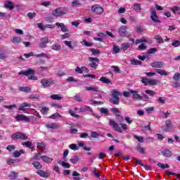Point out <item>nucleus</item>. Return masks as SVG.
Listing matches in <instances>:
<instances>
[{
	"mask_svg": "<svg viewBox=\"0 0 180 180\" xmlns=\"http://www.w3.org/2000/svg\"><path fill=\"white\" fill-rule=\"evenodd\" d=\"M112 98L110 99V102L112 103V105H120V95H122V93L117 90H113L112 91Z\"/></svg>",
	"mask_w": 180,
	"mask_h": 180,
	"instance_id": "nucleus-1",
	"label": "nucleus"
},
{
	"mask_svg": "<svg viewBox=\"0 0 180 180\" xmlns=\"http://www.w3.org/2000/svg\"><path fill=\"white\" fill-rule=\"evenodd\" d=\"M68 13V10L67 8H61V7L56 8L54 11H52V16L55 18H61V16H64V15H67Z\"/></svg>",
	"mask_w": 180,
	"mask_h": 180,
	"instance_id": "nucleus-2",
	"label": "nucleus"
},
{
	"mask_svg": "<svg viewBox=\"0 0 180 180\" xmlns=\"http://www.w3.org/2000/svg\"><path fill=\"white\" fill-rule=\"evenodd\" d=\"M12 140H28L29 137L20 131L15 132L11 135Z\"/></svg>",
	"mask_w": 180,
	"mask_h": 180,
	"instance_id": "nucleus-3",
	"label": "nucleus"
},
{
	"mask_svg": "<svg viewBox=\"0 0 180 180\" xmlns=\"http://www.w3.org/2000/svg\"><path fill=\"white\" fill-rule=\"evenodd\" d=\"M103 7L98 4H94L91 6V12L94 15H102L103 13Z\"/></svg>",
	"mask_w": 180,
	"mask_h": 180,
	"instance_id": "nucleus-4",
	"label": "nucleus"
},
{
	"mask_svg": "<svg viewBox=\"0 0 180 180\" xmlns=\"http://www.w3.org/2000/svg\"><path fill=\"white\" fill-rule=\"evenodd\" d=\"M142 84H144V85H150V86H154L157 85L159 82L158 80L155 79H147L146 77H142L141 80Z\"/></svg>",
	"mask_w": 180,
	"mask_h": 180,
	"instance_id": "nucleus-5",
	"label": "nucleus"
},
{
	"mask_svg": "<svg viewBox=\"0 0 180 180\" xmlns=\"http://www.w3.org/2000/svg\"><path fill=\"white\" fill-rule=\"evenodd\" d=\"M41 84L43 88H49V86L54 85V80L51 79L44 78L41 80Z\"/></svg>",
	"mask_w": 180,
	"mask_h": 180,
	"instance_id": "nucleus-6",
	"label": "nucleus"
},
{
	"mask_svg": "<svg viewBox=\"0 0 180 180\" xmlns=\"http://www.w3.org/2000/svg\"><path fill=\"white\" fill-rule=\"evenodd\" d=\"M89 65L91 68H94V70H96L98 68V63H99V58L89 57Z\"/></svg>",
	"mask_w": 180,
	"mask_h": 180,
	"instance_id": "nucleus-7",
	"label": "nucleus"
},
{
	"mask_svg": "<svg viewBox=\"0 0 180 180\" xmlns=\"http://www.w3.org/2000/svg\"><path fill=\"white\" fill-rule=\"evenodd\" d=\"M109 124L112 126L115 131H117L118 133H123V130H122V128L119 126V124H117V122L115 121L109 120Z\"/></svg>",
	"mask_w": 180,
	"mask_h": 180,
	"instance_id": "nucleus-8",
	"label": "nucleus"
},
{
	"mask_svg": "<svg viewBox=\"0 0 180 180\" xmlns=\"http://www.w3.org/2000/svg\"><path fill=\"white\" fill-rule=\"evenodd\" d=\"M34 70L30 68L25 71H20L18 72V75H25V77H29V75H34Z\"/></svg>",
	"mask_w": 180,
	"mask_h": 180,
	"instance_id": "nucleus-9",
	"label": "nucleus"
},
{
	"mask_svg": "<svg viewBox=\"0 0 180 180\" xmlns=\"http://www.w3.org/2000/svg\"><path fill=\"white\" fill-rule=\"evenodd\" d=\"M30 106H32V104L29 103H22L18 107V110L23 112V113H27V109H26V108H30Z\"/></svg>",
	"mask_w": 180,
	"mask_h": 180,
	"instance_id": "nucleus-10",
	"label": "nucleus"
},
{
	"mask_svg": "<svg viewBox=\"0 0 180 180\" xmlns=\"http://www.w3.org/2000/svg\"><path fill=\"white\" fill-rule=\"evenodd\" d=\"M119 34L122 36V37H129L127 35V26H122L119 28Z\"/></svg>",
	"mask_w": 180,
	"mask_h": 180,
	"instance_id": "nucleus-11",
	"label": "nucleus"
},
{
	"mask_svg": "<svg viewBox=\"0 0 180 180\" xmlns=\"http://www.w3.org/2000/svg\"><path fill=\"white\" fill-rule=\"evenodd\" d=\"M15 120L17 122H30V117L23 115H18L15 117Z\"/></svg>",
	"mask_w": 180,
	"mask_h": 180,
	"instance_id": "nucleus-12",
	"label": "nucleus"
},
{
	"mask_svg": "<svg viewBox=\"0 0 180 180\" xmlns=\"http://www.w3.org/2000/svg\"><path fill=\"white\" fill-rule=\"evenodd\" d=\"M39 43V48L40 49H44L46 47V44H49L50 41H49V37H44L43 38H41Z\"/></svg>",
	"mask_w": 180,
	"mask_h": 180,
	"instance_id": "nucleus-13",
	"label": "nucleus"
},
{
	"mask_svg": "<svg viewBox=\"0 0 180 180\" xmlns=\"http://www.w3.org/2000/svg\"><path fill=\"white\" fill-rule=\"evenodd\" d=\"M150 19L151 20H153V22H155V23L161 22V21L158 19V15H157V11H155V10L151 11Z\"/></svg>",
	"mask_w": 180,
	"mask_h": 180,
	"instance_id": "nucleus-14",
	"label": "nucleus"
},
{
	"mask_svg": "<svg viewBox=\"0 0 180 180\" xmlns=\"http://www.w3.org/2000/svg\"><path fill=\"white\" fill-rule=\"evenodd\" d=\"M164 65L165 63L162 61H155L150 64V67L153 68H162Z\"/></svg>",
	"mask_w": 180,
	"mask_h": 180,
	"instance_id": "nucleus-15",
	"label": "nucleus"
},
{
	"mask_svg": "<svg viewBox=\"0 0 180 180\" xmlns=\"http://www.w3.org/2000/svg\"><path fill=\"white\" fill-rule=\"evenodd\" d=\"M161 154L163 157H166V158H171L172 157V152L169 149H164L161 151Z\"/></svg>",
	"mask_w": 180,
	"mask_h": 180,
	"instance_id": "nucleus-16",
	"label": "nucleus"
},
{
	"mask_svg": "<svg viewBox=\"0 0 180 180\" xmlns=\"http://www.w3.org/2000/svg\"><path fill=\"white\" fill-rule=\"evenodd\" d=\"M45 127H46V129H51V130H54L56 129H58L60 125L57 123H50L45 124Z\"/></svg>",
	"mask_w": 180,
	"mask_h": 180,
	"instance_id": "nucleus-17",
	"label": "nucleus"
},
{
	"mask_svg": "<svg viewBox=\"0 0 180 180\" xmlns=\"http://www.w3.org/2000/svg\"><path fill=\"white\" fill-rule=\"evenodd\" d=\"M4 8L12 11V9H15V6H13V2L8 1L4 4Z\"/></svg>",
	"mask_w": 180,
	"mask_h": 180,
	"instance_id": "nucleus-18",
	"label": "nucleus"
},
{
	"mask_svg": "<svg viewBox=\"0 0 180 180\" xmlns=\"http://www.w3.org/2000/svg\"><path fill=\"white\" fill-rule=\"evenodd\" d=\"M36 174H37L38 175H39V176H41V178H49V174L48 173H46V172L41 170V169H39L36 172Z\"/></svg>",
	"mask_w": 180,
	"mask_h": 180,
	"instance_id": "nucleus-19",
	"label": "nucleus"
},
{
	"mask_svg": "<svg viewBox=\"0 0 180 180\" xmlns=\"http://www.w3.org/2000/svg\"><path fill=\"white\" fill-rule=\"evenodd\" d=\"M79 112L84 113V112H93L92 108L90 106L85 105L84 107H81L79 109Z\"/></svg>",
	"mask_w": 180,
	"mask_h": 180,
	"instance_id": "nucleus-20",
	"label": "nucleus"
},
{
	"mask_svg": "<svg viewBox=\"0 0 180 180\" xmlns=\"http://www.w3.org/2000/svg\"><path fill=\"white\" fill-rule=\"evenodd\" d=\"M46 145L43 143V142H39L37 145V148H38V150H40V151H41L42 153L44 151V150H46Z\"/></svg>",
	"mask_w": 180,
	"mask_h": 180,
	"instance_id": "nucleus-21",
	"label": "nucleus"
},
{
	"mask_svg": "<svg viewBox=\"0 0 180 180\" xmlns=\"http://www.w3.org/2000/svg\"><path fill=\"white\" fill-rule=\"evenodd\" d=\"M22 154H25V150H15L13 155L15 157V158H19Z\"/></svg>",
	"mask_w": 180,
	"mask_h": 180,
	"instance_id": "nucleus-22",
	"label": "nucleus"
},
{
	"mask_svg": "<svg viewBox=\"0 0 180 180\" xmlns=\"http://www.w3.org/2000/svg\"><path fill=\"white\" fill-rule=\"evenodd\" d=\"M19 91L20 92H26L27 94L32 92V89L27 86H20L19 87Z\"/></svg>",
	"mask_w": 180,
	"mask_h": 180,
	"instance_id": "nucleus-23",
	"label": "nucleus"
},
{
	"mask_svg": "<svg viewBox=\"0 0 180 180\" xmlns=\"http://www.w3.org/2000/svg\"><path fill=\"white\" fill-rule=\"evenodd\" d=\"M50 98L53 101H61L63 99L61 94H53L50 96Z\"/></svg>",
	"mask_w": 180,
	"mask_h": 180,
	"instance_id": "nucleus-24",
	"label": "nucleus"
},
{
	"mask_svg": "<svg viewBox=\"0 0 180 180\" xmlns=\"http://www.w3.org/2000/svg\"><path fill=\"white\" fill-rule=\"evenodd\" d=\"M136 149L140 153V154H146V149H144L140 143L136 146Z\"/></svg>",
	"mask_w": 180,
	"mask_h": 180,
	"instance_id": "nucleus-25",
	"label": "nucleus"
},
{
	"mask_svg": "<svg viewBox=\"0 0 180 180\" xmlns=\"http://www.w3.org/2000/svg\"><path fill=\"white\" fill-rule=\"evenodd\" d=\"M86 91H92L93 92H99V88L97 86H86Z\"/></svg>",
	"mask_w": 180,
	"mask_h": 180,
	"instance_id": "nucleus-26",
	"label": "nucleus"
},
{
	"mask_svg": "<svg viewBox=\"0 0 180 180\" xmlns=\"http://www.w3.org/2000/svg\"><path fill=\"white\" fill-rule=\"evenodd\" d=\"M130 47V44L129 43H123L121 44V50H122L123 51H126L127 50H128Z\"/></svg>",
	"mask_w": 180,
	"mask_h": 180,
	"instance_id": "nucleus-27",
	"label": "nucleus"
},
{
	"mask_svg": "<svg viewBox=\"0 0 180 180\" xmlns=\"http://www.w3.org/2000/svg\"><path fill=\"white\" fill-rule=\"evenodd\" d=\"M100 81L103 82V84H112V81H110V79H108L106 77H101L100 78Z\"/></svg>",
	"mask_w": 180,
	"mask_h": 180,
	"instance_id": "nucleus-28",
	"label": "nucleus"
},
{
	"mask_svg": "<svg viewBox=\"0 0 180 180\" xmlns=\"http://www.w3.org/2000/svg\"><path fill=\"white\" fill-rule=\"evenodd\" d=\"M131 65H141L143 64V62L141 60L133 59L130 60Z\"/></svg>",
	"mask_w": 180,
	"mask_h": 180,
	"instance_id": "nucleus-29",
	"label": "nucleus"
},
{
	"mask_svg": "<svg viewBox=\"0 0 180 180\" xmlns=\"http://www.w3.org/2000/svg\"><path fill=\"white\" fill-rule=\"evenodd\" d=\"M130 94H137V91L129 90V91H123V95L125 96V98H129V96H130Z\"/></svg>",
	"mask_w": 180,
	"mask_h": 180,
	"instance_id": "nucleus-30",
	"label": "nucleus"
},
{
	"mask_svg": "<svg viewBox=\"0 0 180 180\" xmlns=\"http://www.w3.org/2000/svg\"><path fill=\"white\" fill-rule=\"evenodd\" d=\"M155 72H157V74H160V75H164V76L168 75V72L161 69H156Z\"/></svg>",
	"mask_w": 180,
	"mask_h": 180,
	"instance_id": "nucleus-31",
	"label": "nucleus"
},
{
	"mask_svg": "<svg viewBox=\"0 0 180 180\" xmlns=\"http://www.w3.org/2000/svg\"><path fill=\"white\" fill-rule=\"evenodd\" d=\"M120 50L121 49L118 46L115 44L112 47V54H117L120 53Z\"/></svg>",
	"mask_w": 180,
	"mask_h": 180,
	"instance_id": "nucleus-32",
	"label": "nucleus"
},
{
	"mask_svg": "<svg viewBox=\"0 0 180 180\" xmlns=\"http://www.w3.org/2000/svg\"><path fill=\"white\" fill-rule=\"evenodd\" d=\"M52 50H54V51H60L61 50V45L58 44H54L51 46Z\"/></svg>",
	"mask_w": 180,
	"mask_h": 180,
	"instance_id": "nucleus-33",
	"label": "nucleus"
},
{
	"mask_svg": "<svg viewBox=\"0 0 180 180\" xmlns=\"http://www.w3.org/2000/svg\"><path fill=\"white\" fill-rule=\"evenodd\" d=\"M40 158H41V160H42V161H44V162H51V161H53V158H50L47 157L46 155L41 156Z\"/></svg>",
	"mask_w": 180,
	"mask_h": 180,
	"instance_id": "nucleus-34",
	"label": "nucleus"
},
{
	"mask_svg": "<svg viewBox=\"0 0 180 180\" xmlns=\"http://www.w3.org/2000/svg\"><path fill=\"white\" fill-rule=\"evenodd\" d=\"M172 12L175 15V13H177V15H180V7L179 6H174L171 9Z\"/></svg>",
	"mask_w": 180,
	"mask_h": 180,
	"instance_id": "nucleus-35",
	"label": "nucleus"
},
{
	"mask_svg": "<svg viewBox=\"0 0 180 180\" xmlns=\"http://www.w3.org/2000/svg\"><path fill=\"white\" fill-rule=\"evenodd\" d=\"M32 165L36 168V169H41V163H40L39 162L34 161V162H32Z\"/></svg>",
	"mask_w": 180,
	"mask_h": 180,
	"instance_id": "nucleus-36",
	"label": "nucleus"
},
{
	"mask_svg": "<svg viewBox=\"0 0 180 180\" xmlns=\"http://www.w3.org/2000/svg\"><path fill=\"white\" fill-rule=\"evenodd\" d=\"M154 39L156 40L157 43L161 44L164 42V39H162L160 35H155Z\"/></svg>",
	"mask_w": 180,
	"mask_h": 180,
	"instance_id": "nucleus-37",
	"label": "nucleus"
},
{
	"mask_svg": "<svg viewBox=\"0 0 180 180\" xmlns=\"http://www.w3.org/2000/svg\"><path fill=\"white\" fill-rule=\"evenodd\" d=\"M18 173L15 172H11L8 175V178H10V179H15L18 178Z\"/></svg>",
	"mask_w": 180,
	"mask_h": 180,
	"instance_id": "nucleus-38",
	"label": "nucleus"
},
{
	"mask_svg": "<svg viewBox=\"0 0 180 180\" xmlns=\"http://www.w3.org/2000/svg\"><path fill=\"white\" fill-rule=\"evenodd\" d=\"M85 143H84L83 142H80L79 143V147H83V150H84V151H91V150H92L91 148H88L86 146H84Z\"/></svg>",
	"mask_w": 180,
	"mask_h": 180,
	"instance_id": "nucleus-39",
	"label": "nucleus"
},
{
	"mask_svg": "<svg viewBox=\"0 0 180 180\" xmlns=\"http://www.w3.org/2000/svg\"><path fill=\"white\" fill-rule=\"evenodd\" d=\"M70 162H72V164H74V165H75L78 162V161H79V158L78 156H74L70 160Z\"/></svg>",
	"mask_w": 180,
	"mask_h": 180,
	"instance_id": "nucleus-40",
	"label": "nucleus"
},
{
	"mask_svg": "<svg viewBox=\"0 0 180 180\" xmlns=\"http://www.w3.org/2000/svg\"><path fill=\"white\" fill-rule=\"evenodd\" d=\"M6 150H8L9 153H12V151H15V150H16V146L15 145H8L6 147Z\"/></svg>",
	"mask_w": 180,
	"mask_h": 180,
	"instance_id": "nucleus-41",
	"label": "nucleus"
},
{
	"mask_svg": "<svg viewBox=\"0 0 180 180\" xmlns=\"http://www.w3.org/2000/svg\"><path fill=\"white\" fill-rule=\"evenodd\" d=\"M90 51H91L94 56H99L101 54V50L99 49H91Z\"/></svg>",
	"mask_w": 180,
	"mask_h": 180,
	"instance_id": "nucleus-42",
	"label": "nucleus"
},
{
	"mask_svg": "<svg viewBox=\"0 0 180 180\" xmlns=\"http://www.w3.org/2000/svg\"><path fill=\"white\" fill-rule=\"evenodd\" d=\"M110 112L114 113V115H115L121 113L120 110L117 108H112L110 109Z\"/></svg>",
	"mask_w": 180,
	"mask_h": 180,
	"instance_id": "nucleus-43",
	"label": "nucleus"
},
{
	"mask_svg": "<svg viewBox=\"0 0 180 180\" xmlns=\"http://www.w3.org/2000/svg\"><path fill=\"white\" fill-rule=\"evenodd\" d=\"M158 167H159V168H162V169H165V168H169V165L168 164H162L161 162L158 163Z\"/></svg>",
	"mask_w": 180,
	"mask_h": 180,
	"instance_id": "nucleus-44",
	"label": "nucleus"
},
{
	"mask_svg": "<svg viewBox=\"0 0 180 180\" xmlns=\"http://www.w3.org/2000/svg\"><path fill=\"white\" fill-rule=\"evenodd\" d=\"M58 164H61L62 167H63V168H70L71 167V165H70V163H67L65 162H58Z\"/></svg>",
	"mask_w": 180,
	"mask_h": 180,
	"instance_id": "nucleus-45",
	"label": "nucleus"
},
{
	"mask_svg": "<svg viewBox=\"0 0 180 180\" xmlns=\"http://www.w3.org/2000/svg\"><path fill=\"white\" fill-rule=\"evenodd\" d=\"M134 139L135 140H138L139 143H144V137L143 136H139L137 135H134Z\"/></svg>",
	"mask_w": 180,
	"mask_h": 180,
	"instance_id": "nucleus-46",
	"label": "nucleus"
},
{
	"mask_svg": "<svg viewBox=\"0 0 180 180\" xmlns=\"http://www.w3.org/2000/svg\"><path fill=\"white\" fill-rule=\"evenodd\" d=\"M132 160L136 161V165H141V167H144V164H143V160H137L136 158H132Z\"/></svg>",
	"mask_w": 180,
	"mask_h": 180,
	"instance_id": "nucleus-47",
	"label": "nucleus"
},
{
	"mask_svg": "<svg viewBox=\"0 0 180 180\" xmlns=\"http://www.w3.org/2000/svg\"><path fill=\"white\" fill-rule=\"evenodd\" d=\"M172 46H173V47H179V46H180V41L179 40H176V39H174L172 43Z\"/></svg>",
	"mask_w": 180,
	"mask_h": 180,
	"instance_id": "nucleus-48",
	"label": "nucleus"
},
{
	"mask_svg": "<svg viewBox=\"0 0 180 180\" xmlns=\"http://www.w3.org/2000/svg\"><path fill=\"white\" fill-rule=\"evenodd\" d=\"M100 112L101 114L106 115L107 116L109 115V110L108 108H101Z\"/></svg>",
	"mask_w": 180,
	"mask_h": 180,
	"instance_id": "nucleus-49",
	"label": "nucleus"
},
{
	"mask_svg": "<svg viewBox=\"0 0 180 180\" xmlns=\"http://www.w3.org/2000/svg\"><path fill=\"white\" fill-rule=\"evenodd\" d=\"M69 148H70V150H73L74 151H77L78 150V146H77L75 143H72L69 146Z\"/></svg>",
	"mask_w": 180,
	"mask_h": 180,
	"instance_id": "nucleus-50",
	"label": "nucleus"
},
{
	"mask_svg": "<svg viewBox=\"0 0 180 180\" xmlns=\"http://www.w3.org/2000/svg\"><path fill=\"white\" fill-rule=\"evenodd\" d=\"M63 43L67 46V47H69V49H74V46L72 44V42L71 41H64Z\"/></svg>",
	"mask_w": 180,
	"mask_h": 180,
	"instance_id": "nucleus-51",
	"label": "nucleus"
},
{
	"mask_svg": "<svg viewBox=\"0 0 180 180\" xmlns=\"http://www.w3.org/2000/svg\"><path fill=\"white\" fill-rule=\"evenodd\" d=\"M132 94H133V96H132L133 99H138V101H141V96H140V94H137V92L132 93Z\"/></svg>",
	"mask_w": 180,
	"mask_h": 180,
	"instance_id": "nucleus-52",
	"label": "nucleus"
},
{
	"mask_svg": "<svg viewBox=\"0 0 180 180\" xmlns=\"http://www.w3.org/2000/svg\"><path fill=\"white\" fill-rule=\"evenodd\" d=\"M20 41H22L20 37H14L13 38V43H20Z\"/></svg>",
	"mask_w": 180,
	"mask_h": 180,
	"instance_id": "nucleus-53",
	"label": "nucleus"
},
{
	"mask_svg": "<svg viewBox=\"0 0 180 180\" xmlns=\"http://www.w3.org/2000/svg\"><path fill=\"white\" fill-rule=\"evenodd\" d=\"M145 93L147 94V95H150V96H155V91H153V90H146Z\"/></svg>",
	"mask_w": 180,
	"mask_h": 180,
	"instance_id": "nucleus-54",
	"label": "nucleus"
},
{
	"mask_svg": "<svg viewBox=\"0 0 180 180\" xmlns=\"http://www.w3.org/2000/svg\"><path fill=\"white\" fill-rule=\"evenodd\" d=\"M148 40L146 39V38H141L140 39H136V44H139V43H147Z\"/></svg>",
	"mask_w": 180,
	"mask_h": 180,
	"instance_id": "nucleus-55",
	"label": "nucleus"
},
{
	"mask_svg": "<svg viewBox=\"0 0 180 180\" xmlns=\"http://www.w3.org/2000/svg\"><path fill=\"white\" fill-rule=\"evenodd\" d=\"M45 21L48 22V23H53L54 22V18L53 16H49L45 18Z\"/></svg>",
	"mask_w": 180,
	"mask_h": 180,
	"instance_id": "nucleus-56",
	"label": "nucleus"
},
{
	"mask_svg": "<svg viewBox=\"0 0 180 180\" xmlns=\"http://www.w3.org/2000/svg\"><path fill=\"white\" fill-rule=\"evenodd\" d=\"M49 110V108L48 107H43L41 110V113H42V115H47Z\"/></svg>",
	"mask_w": 180,
	"mask_h": 180,
	"instance_id": "nucleus-57",
	"label": "nucleus"
},
{
	"mask_svg": "<svg viewBox=\"0 0 180 180\" xmlns=\"http://www.w3.org/2000/svg\"><path fill=\"white\" fill-rule=\"evenodd\" d=\"M122 130H124V131H126V130H129V126L127 124L124 123H120Z\"/></svg>",
	"mask_w": 180,
	"mask_h": 180,
	"instance_id": "nucleus-58",
	"label": "nucleus"
},
{
	"mask_svg": "<svg viewBox=\"0 0 180 180\" xmlns=\"http://www.w3.org/2000/svg\"><path fill=\"white\" fill-rule=\"evenodd\" d=\"M115 117L117 120H119L120 123H122V122L124 120L123 119V116H122V115L118 114V115H115Z\"/></svg>",
	"mask_w": 180,
	"mask_h": 180,
	"instance_id": "nucleus-59",
	"label": "nucleus"
},
{
	"mask_svg": "<svg viewBox=\"0 0 180 180\" xmlns=\"http://www.w3.org/2000/svg\"><path fill=\"white\" fill-rule=\"evenodd\" d=\"M134 11H141V6L140 4H134Z\"/></svg>",
	"mask_w": 180,
	"mask_h": 180,
	"instance_id": "nucleus-60",
	"label": "nucleus"
},
{
	"mask_svg": "<svg viewBox=\"0 0 180 180\" xmlns=\"http://www.w3.org/2000/svg\"><path fill=\"white\" fill-rule=\"evenodd\" d=\"M173 79L175 81H179L180 79V73L176 72L173 76Z\"/></svg>",
	"mask_w": 180,
	"mask_h": 180,
	"instance_id": "nucleus-61",
	"label": "nucleus"
},
{
	"mask_svg": "<svg viewBox=\"0 0 180 180\" xmlns=\"http://www.w3.org/2000/svg\"><path fill=\"white\" fill-rule=\"evenodd\" d=\"M22 146H25L27 148H32V142L30 141H26L25 143H22Z\"/></svg>",
	"mask_w": 180,
	"mask_h": 180,
	"instance_id": "nucleus-62",
	"label": "nucleus"
},
{
	"mask_svg": "<svg viewBox=\"0 0 180 180\" xmlns=\"http://www.w3.org/2000/svg\"><path fill=\"white\" fill-rule=\"evenodd\" d=\"M72 6H78L79 5H81V3H79V0H75L71 2Z\"/></svg>",
	"mask_w": 180,
	"mask_h": 180,
	"instance_id": "nucleus-63",
	"label": "nucleus"
},
{
	"mask_svg": "<svg viewBox=\"0 0 180 180\" xmlns=\"http://www.w3.org/2000/svg\"><path fill=\"white\" fill-rule=\"evenodd\" d=\"M91 137H92L93 139H98V137H99V134H98V132L91 131Z\"/></svg>",
	"mask_w": 180,
	"mask_h": 180,
	"instance_id": "nucleus-64",
	"label": "nucleus"
}]
</instances>
